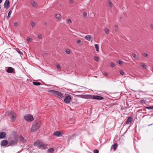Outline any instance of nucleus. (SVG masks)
I'll return each mask as SVG.
<instances>
[{
  "label": "nucleus",
  "instance_id": "f257e3e1",
  "mask_svg": "<svg viewBox=\"0 0 153 153\" xmlns=\"http://www.w3.org/2000/svg\"><path fill=\"white\" fill-rule=\"evenodd\" d=\"M34 145L40 149H45L47 148L48 145L41 140H38L34 143Z\"/></svg>",
  "mask_w": 153,
  "mask_h": 153
},
{
  "label": "nucleus",
  "instance_id": "f03ea898",
  "mask_svg": "<svg viewBox=\"0 0 153 153\" xmlns=\"http://www.w3.org/2000/svg\"><path fill=\"white\" fill-rule=\"evenodd\" d=\"M48 91V92L52 94L53 95L60 99H61L63 95L60 92L52 90H49Z\"/></svg>",
  "mask_w": 153,
  "mask_h": 153
},
{
  "label": "nucleus",
  "instance_id": "7ed1b4c3",
  "mask_svg": "<svg viewBox=\"0 0 153 153\" xmlns=\"http://www.w3.org/2000/svg\"><path fill=\"white\" fill-rule=\"evenodd\" d=\"M24 119L25 121L28 122H31L34 119L33 116L31 114L25 115L24 117Z\"/></svg>",
  "mask_w": 153,
  "mask_h": 153
},
{
  "label": "nucleus",
  "instance_id": "20e7f679",
  "mask_svg": "<svg viewBox=\"0 0 153 153\" xmlns=\"http://www.w3.org/2000/svg\"><path fill=\"white\" fill-rule=\"evenodd\" d=\"M72 98L70 95L67 94L64 99V102L65 103H69L70 102Z\"/></svg>",
  "mask_w": 153,
  "mask_h": 153
},
{
  "label": "nucleus",
  "instance_id": "39448f33",
  "mask_svg": "<svg viewBox=\"0 0 153 153\" xmlns=\"http://www.w3.org/2000/svg\"><path fill=\"white\" fill-rule=\"evenodd\" d=\"M17 137H15L14 140H11L9 142V146H14L17 143Z\"/></svg>",
  "mask_w": 153,
  "mask_h": 153
},
{
  "label": "nucleus",
  "instance_id": "423d86ee",
  "mask_svg": "<svg viewBox=\"0 0 153 153\" xmlns=\"http://www.w3.org/2000/svg\"><path fill=\"white\" fill-rule=\"evenodd\" d=\"M91 99H93L97 100H102L104 99V98L98 95H92L91 97Z\"/></svg>",
  "mask_w": 153,
  "mask_h": 153
},
{
  "label": "nucleus",
  "instance_id": "0eeeda50",
  "mask_svg": "<svg viewBox=\"0 0 153 153\" xmlns=\"http://www.w3.org/2000/svg\"><path fill=\"white\" fill-rule=\"evenodd\" d=\"M39 128V125H33L30 129L31 131L34 132L36 131Z\"/></svg>",
  "mask_w": 153,
  "mask_h": 153
},
{
  "label": "nucleus",
  "instance_id": "6e6552de",
  "mask_svg": "<svg viewBox=\"0 0 153 153\" xmlns=\"http://www.w3.org/2000/svg\"><path fill=\"white\" fill-rule=\"evenodd\" d=\"M79 96L81 98L84 99H91L92 98V95H79Z\"/></svg>",
  "mask_w": 153,
  "mask_h": 153
},
{
  "label": "nucleus",
  "instance_id": "1a4fd4ad",
  "mask_svg": "<svg viewBox=\"0 0 153 153\" xmlns=\"http://www.w3.org/2000/svg\"><path fill=\"white\" fill-rule=\"evenodd\" d=\"M10 2L9 0H6L4 4V7L7 9L10 7Z\"/></svg>",
  "mask_w": 153,
  "mask_h": 153
},
{
  "label": "nucleus",
  "instance_id": "9d476101",
  "mask_svg": "<svg viewBox=\"0 0 153 153\" xmlns=\"http://www.w3.org/2000/svg\"><path fill=\"white\" fill-rule=\"evenodd\" d=\"M53 135L56 136L57 137H60L62 136V135L61 132L59 131H57L54 132L53 133Z\"/></svg>",
  "mask_w": 153,
  "mask_h": 153
},
{
  "label": "nucleus",
  "instance_id": "9b49d317",
  "mask_svg": "<svg viewBox=\"0 0 153 153\" xmlns=\"http://www.w3.org/2000/svg\"><path fill=\"white\" fill-rule=\"evenodd\" d=\"M6 72L8 73H13L15 70L12 67H8L6 70Z\"/></svg>",
  "mask_w": 153,
  "mask_h": 153
},
{
  "label": "nucleus",
  "instance_id": "f8f14e48",
  "mask_svg": "<svg viewBox=\"0 0 153 153\" xmlns=\"http://www.w3.org/2000/svg\"><path fill=\"white\" fill-rule=\"evenodd\" d=\"M133 118L131 117H128L127 121L126 122V124H129L131 123L133 121Z\"/></svg>",
  "mask_w": 153,
  "mask_h": 153
},
{
  "label": "nucleus",
  "instance_id": "ddd939ff",
  "mask_svg": "<svg viewBox=\"0 0 153 153\" xmlns=\"http://www.w3.org/2000/svg\"><path fill=\"white\" fill-rule=\"evenodd\" d=\"M6 133L5 132H1L0 133V139L5 138L6 136Z\"/></svg>",
  "mask_w": 153,
  "mask_h": 153
},
{
  "label": "nucleus",
  "instance_id": "4468645a",
  "mask_svg": "<svg viewBox=\"0 0 153 153\" xmlns=\"http://www.w3.org/2000/svg\"><path fill=\"white\" fill-rule=\"evenodd\" d=\"M8 141L6 140H3L1 141V146H4L8 144Z\"/></svg>",
  "mask_w": 153,
  "mask_h": 153
},
{
  "label": "nucleus",
  "instance_id": "2eb2a0df",
  "mask_svg": "<svg viewBox=\"0 0 153 153\" xmlns=\"http://www.w3.org/2000/svg\"><path fill=\"white\" fill-rule=\"evenodd\" d=\"M11 121L14 122L15 121V120L16 119V116L15 115V114L14 113V114H13L10 117Z\"/></svg>",
  "mask_w": 153,
  "mask_h": 153
},
{
  "label": "nucleus",
  "instance_id": "dca6fc26",
  "mask_svg": "<svg viewBox=\"0 0 153 153\" xmlns=\"http://www.w3.org/2000/svg\"><path fill=\"white\" fill-rule=\"evenodd\" d=\"M7 115L10 117L12 115L14 114V113L12 111H8L7 112Z\"/></svg>",
  "mask_w": 153,
  "mask_h": 153
},
{
  "label": "nucleus",
  "instance_id": "f3484780",
  "mask_svg": "<svg viewBox=\"0 0 153 153\" xmlns=\"http://www.w3.org/2000/svg\"><path fill=\"white\" fill-rule=\"evenodd\" d=\"M117 147V143H115L113 144L111 146V148L115 150Z\"/></svg>",
  "mask_w": 153,
  "mask_h": 153
},
{
  "label": "nucleus",
  "instance_id": "a211bd4d",
  "mask_svg": "<svg viewBox=\"0 0 153 153\" xmlns=\"http://www.w3.org/2000/svg\"><path fill=\"white\" fill-rule=\"evenodd\" d=\"M33 84L36 86H39L40 85H41V83L40 82H33Z\"/></svg>",
  "mask_w": 153,
  "mask_h": 153
},
{
  "label": "nucleus",
  "instance_id": "6ab92c4d",
  "mask_svg": "<svg viewBox=\"0 0 153 153\" xmlns=\"http://www.w3.org/2000/svg\"><path fill=\"white\" fill-rule=\"evenodd\" d=\"M85 39L88 41H90L91 39V35H87L85 36Z\"/></svg>",
  "mask_w": 153,
  "mask_h": 153
},
{
  "label": "nucleus",
  "instance_id": "aec40b11",
  "mask_svg": "<svg viewBox=\"0 0 153 153\" xmlns=\"http://www.w3.org/2000/svg\"><path fill=\"white\" fill-rule=\"evenodd\" d=\"M42 123L39 119L36 120L35 121L34 124H40Z\"/></svg>",
  "mask_w": 153,
  "mask_h": 153
},
{
  "label": "nucleus",
  "instance_id": "412c9836",
  "mask_svg": "<svg viewBox=\"0 0 153 153\" xmlns=\"http://www.w3.org/2000/svg\"><path fill=\"white\" fill-rule=\"evenodd\" d=\"M61 15L59 14H56L55 15V18L59 20L60 19Z\"/></svg>",
  "mask_w": 153,
  "mask_h": 153
},
{
  "label": "nucleus",
  "instance_id": "4be33fe9",
  "mask_svg": "<svg viewBox=\"0 0 153 153\" xmlns=\"http://www.w3.org/2000/svg\"><path fill=\"white\" fill-rule=\"evenodd\" d=\"M140 66L144 69H146V65L145 64H144L143 63L140 64Z\"/></svg>",
  "mask_w": 153,
  "mask_h": 153
},
{
  "label": "nucleus",
  "instance_id": "5701e85b",
  "mask_svg": "<svg viewBox=\"0 0 153 153\" xmlns=\"http://www.w3.org/2000/svg\"><path fill=\"white\" fill-rule=\"evenodd\" d=\"M20 141L21 142H22L23 143H24L25 142L24 138L22 136H20Z\"/></svg>",
  "mask_w": 153,
  "mask_h": 153
},
{
  "label": "nucleus",
  "instance_id": "b1692460",
  "mask_svg": "<svg viewBox=\"0 0 153 153\" xmlns=\"http://www.w3.org/2000/svg\"><path fill=\"white\" fill-rule=\"evenodd\" d=\"M94 46H95V48L96 49V51H97V52H98L99 51V45L98 44H96L94 45Z\"/></svg>",
  "mask_w": 153,
  "mask_h": 153
},
{
  "label": "nucleus",
  "instance_id": "393cba45",
  "mask_svg": "<svg viewBox=\"0 0 153 153\" xmlns=\"http://www.w3.org/2000/svg\"><path fill=\"white\" fill-rule=\"evenodd\" d=\"M108 2H109L108 5V6L110 7H112L113 5V3L110 1H108Z\"/></svg>",
  "mask_w": 153,
  "mask_h": 153
},
{
  "label": "nucleus",
  "instance_id": "a878e982",
  "mask_svg": "<svg viewBox=\"0 0 153 153\" xmlns=\"http://www.w3.org/2000/svg\"><path fill=\"white\" fill-rule=\"evenodd\" d=\"M76 42L79 45H82L83 44V42L80 40H77L76 41Z\"/></svg>",
  "mask_w": 153,
  "mask_h": 153
},
{
  "label": "nucleus",
  "instance_id": "bb28decb",
  "mask_svg": "<svg viewBox=\"0 0 153 153\" xmlns=\"http://www.w3.org/2000/svg\"><path fill=\"white\" fill-rule=\"evenodd\" d=\"M104 31L106 34H108L109 33V30L107 28H105V29Z\"/></svg>",
  "mask_w": 153,
  "mask_h": 153
},
{
  "label": "nucleus",
  "instance_id": "cd10ccee",
  "mask_svg": "<svg viewBox=\"0 0 153 153\" xmlns=\"http://www.w3.org/2000/svg\"><path fill=\"white\" fill-rule=\"evenodd\" d=\"M31 4L34 7H35L36 6V4H35V2L34 1H31Z\"/></svg>",
  "mask_w": 153,
  "mask_h": 153
},
{
  "label": "nucleus",
  "instance_id": "c85d7f7f",
  "mask_svg": "<svg viewBox=\"0 0 153 153\" xmlns=\"http://www.w3.org/2000/svg\"><path fill=\"white\" fill-rule=\"evenodd\" d=\"M27 41H28L29 42H31L32 41V39L31 38H29V37H27Z\"/></svg>",
  "mask_w": 153,
  "mask_h": 153
},
{
  "label": "nucleus",
  "instance_id": "c756f323",
  "mask_svg": "<svg viewBox=\"0 0 153 153\" xmlns=\"http://www.w3.org/2000/svg\"><path fill=\"white\" fill-rule=\"evenodd\" d=\"M146 101L144 99H143L141 100L140 101V103L141 104H143L146 103Z\"/></svg>",
  "mask_w": 153,
  "mask_h": 153
},
{
  "label": "nucleus",
  "instance_id": "7c9ffc66",
  "mask_svg": "<svg viewBox=\"0 0 153 153\" xmlns=\"http://www.w3.org/2000/svg\"><path fill=\"white\" fill-rule=\"evenodd\" d=\"M145 108L148 109H153V106L146 107Z\"/></svg>",
  "mask_w": 153,
  "mask_h": 153
},
{
  "label": "nucleus",
  "instance_id": "2f4dec72",
  "mask_svg": "<svg viewBox=\"0 0 153 153\" xmlns=\"http://www.w3.org/2000/svg\"><path fill=\"white\" fill-rule=\"evenodd\" d=\"M119 73L120 75L124 76L125 75V74L124 72L123 71H119Z\"/></svg>",
  "mask_w": 153,
  "mask_h": 153
},
{
  "label": "nucleus",
  "instance_id": "473e14b6",
  "mask_svg": "<svg viewBox=\"0 0 153 153\" xmlns=\"http://www.w3.org/2000/svg\"><path fill=\"white\" fill-rule=\"evenodd\" d=\"M11 13H12V11L11 10H10L9 11L7 17V19L9 18H10V16Z\"/></svg>",
  "mask_w": 153,
  "mask_h": 153
},
{
  "label": "nucleus",
  "instance_id": "72a5a7b5",
  "mask_svg": "<svg viewBox=\"0 0 153 153\" xmlns=\"http://www.w3.org/2000/svg\"><path fill=\"white\" fill-rule=\"evenodd\" d=\"M48 152H51L52 153L54 151L53 149V148H51L48 149Z\"/></svg>",
  "mask_w": 153,
  "mask_h": 153
},
{
  "label": "nucleus",
  "instance_id": "f704fd0d",
  "mask_svg": "<svg viewBox=\"0 0 153 153\" xmlns=\"http://www.w3.org/2000/svg\"><path fill=\"white\" fill-rule=\"evenodd\" d=\"M118 63L120 65H123V62L122 61L118 60Z\"/></svg>",
  "mask_w": 153,
  "mask_h": 153
},
{
  "label": "nucleus",
  "instance_id": "c9c22d12",
  "mask_svg": "<svg viewBox=\"0 0 153 153\" xmlns=\"http://www.w3.org/2000/svg\"><path fill=\"white\" fill-rule=\"evenodd\" d=\"M99 58L97 56H95L94 57V60L97 62L99 61Z\"/></svg>",
  "mask_w": 153,
  "mask_h": 153
},
{
  "label": "nucleus",
  "instance_id": "e433bc0d",
  "mask_svg": "<svg viewBox=\"0 0 153 153\" xmlns=\"http://www.w3.org/2000/svg\"><path fill=\"white\" fill-rule=\"evenodd\" d=\"M143 56L147 58L148 57V54L146 53H144L143 54Z\"/></svg>",
  "mask_w": 153,
  "mask_h": 153
},
{
  "label": "nucleus",
  "instance_id": "4c0bfd02",
  "mask_svg": "<svg viewBox=\"0 0 153 153\" xmlns=\"http://www.w3.org/2000/svg\"><path fill=\"white\" fill-rule=\"evenodd\" d=\"M65 52L67 54H69L70 53V51L68 49H67L65 51Z\"/></svg>",
  "mask_w": 153,
  "mask_h": 153
},
{
  "label": "nucleus",
  "instance_id": "58836bf2",
  "mask_svg": "<svg viewBox=\"0 0 153 153\" xmlns=\"http://www.w3.org/2000/svg\"><path fill=\"white\" fill-rule=\"evenodd\" d=\"M31 25L32 26V27H35V23L34 22H32L31 23Z\"/></svg>",
  "mask_w": 153,
  "mask_h": 153
},
{
  "label": "nucleus",
  "instance_id": "ea45409f",
  "mask_svg": "<svg viewBox=\"0 0 153 153\" xmlns=\"http://www.w3.org/2000/svg\"><path fill=\"white\" fill-rule=\"evenodd\" d=\"M132 56L135 59H138L137 56H136V54L135 53H133L132 54Z\"/></svg>",
  "mask_w": 153,
  "mask_h": 153
},
{
  "label": "nucleus",
  "instance_id": "a19ab883",
  "mask_svg": "<svg viewBox=\"0 0 153 153\" xmlns=\"http://www.w3.org/2000/svg\"><path fill=\"white\" fill-rule=\"evenodd\" d=\"M83 16L84 17H85L87 16V12L85 11L83 12Z\"/></svg>",
  "mask_w": 153,
  "mask_h": 153
},
{
  "label": "nucleus",
  "instance_id": "79ce46f5",
  "mask_svg": "<svg viewBox=\"0 0 153 153\" xmlns=\"http://www.w3.org/2000/svg\"><path fill=\"white\" fill-rule=\"evenodd\" d=\"M94 153H99V151L98 150L96 149L94 151Z\"/></svg>",
  "mask_w": 153,
  "mask_h": 153
},
{
  "label": "nucleus",
  "instance_id": "37998d69",
  "mask_svg": "<svg viewBox=\"0 0 153 153\" xmlns=\"http://www.w3.org/2000/svg\"><path fill=\"white\" fill-rule=\"evenodd\" d=\"M114 28H115V30H116L117 31L118 30V26H117L116 25H114Z\"/></svg>",
  "mask_w": 153,
  "mask_h": 153
},
{
  "label": "nucleus",
  "instance_id": "c03bdc74",
  "mask_svg": "<svg viewBox=\"0 0 153 153\" xmlns=\"http://www.w3.org/2000/svg\"><path fill=\"white\" fill-rule=\"evenodd\" d=\"M110 66L111 67H114L115 66V65H114V64L112 62H111V63H110Z\"/></svg>",
  "mask_w": 153,
  "mask_h": 153
},
{
  "label": "nucleus",
  "instance_id": "a18cd8bd",
  "mask_svg": "<svg viewBox=\"0 0 153 153\" xmlns=\"http://www.w3.org/2000/svg\"><path fill=\"white\" fill-rule=\"evenodd\" d=\"M56 67L58 69H59L60 68V65L59 64H56Z\"/></svg>",
  "mask_w": 153,
  "mask_h": 153
},
{
  "label": "nucleus",
  "instance_id": "49530a36",
  "mask_svg": "<svg viewBox=\"0 0 153 153\" xmlns=\"http://www.w3.org/2000/svg\"><path fill=\"white\" fill-rule=\"evenodd\" d=\"M17 51L19 53V54H23V53L22 52L19 50H17Z\"/></svg>",
  "mask_w": 153,
  "mask_h": 153
},
{
  "label": "nucleus",
  "instance_id": "de8ad7c7",
  "mask_svg": "<svg viewBox=\"0 0 153 153\" xmlns=\"http://www.w3.org/2000/svg\"><path fill=\"white\" fill-rule=\"evenodd\" d=\"M67 22L69 23H70L71 22V21L70 19H69L67 20Z\"/></svg>",
  "mask_w": 153,
  "mask_h": 153
},
{
  "label": "nucleus",
  "instance_id": "09e8293b",
  "mask_svg": "<svg viewBox=\"0 0 153 153\" xmlns=\"http://www.w3.org/2000/svg\"><path fill=\"white\" fill-rule=\"evenodd\" d=\"M14 25L15 26H17L18 25V23L17 22H14Z\"/></svg>",
  "mask_w": 153,
  "mask_h": 153
},
{
  "label": "nucleus",
  "instance_id": "8fccbe9b",
  "mask_svg": "<svg viewBox=\"0 0 153 153\" xmlns=\"http://www.w3.org/2000/svg\"><path fill=\"white\" fill-rule=\"evenodd\" d=\"M38 37L39 39L42 38V36L41 34H39L38 36Z\"/></svg>",
  "mask_w": 153,
  "mask_h": 153
},
{
  "label": "nucleus",
  "instance_id": "3c124183",
  "mask_svg": "<svg viewBox=\"0 0 153 153\" xmlns=\"http://www.w3.org/2000/svg\"><path fill=\"white\" fill-rule=\"evenodd\" d=\"M104 75H105V76H107V75H108L107 73V72H105L104 73Z\"/></svg>",
  "mask_w": 153,
  "mask_h": 153
},
{
  "label": "nucleus",
  "instance_id": "603ef678",
  "mask_svg": "<svg viewBox=\"0 0 153 153\" xmlns=\"http://www.w3.org/2000/svg\"><path fill=\"white\" fill-rule=\"evenodd\" d=\"M69 1L70 3L71 4H72L73 2V1L72 0H70Z\"/></svg>",
  "mask_w": 153,
  "mask_h": 153
},
{
  "label": "nucleus",
  "instance_id": "864d4df0",
  "mask_svg": "<svg viewBox=\"0 0 153 153\" xmlns=\"http://www.w3.org/2000/svg\"><path fill=\"white\" fill-rule=\"evenodd\" d=\"M151 27L152 28V29L153 30V25H151Z\"/></svg>",
  "mask_w": 153,
  "mask_h": 153
},
{
  "label": "nucleus",
  "instance_id": "5fc2aeb1",
  "mask_svg": "<svg viewBox=\"0 0 153 153\" xmlns=\"http://www.w3.org/2000/svg\"><path fill=\"white\" fill-rule=\"evenodd\" d=\"M2 0H0V4L2 2Z\"/></svg>",
  "mask_w": 153,
  "mask_h": 153
},
{
  "label": "nucleus",
  "instance_id": "6e6d98bb",
  "mask_svg": "<svg viewBox=\"0 0 153 153\" xmlns=\"http://www.w3.org/2000/svg\"><path fill=\"white\" fill-rule=\"evenodd\" d=\"M45 25H47V23L46 22H45Z\"/></svg>",
  "mask_w": 153,
  "mask_h": 153
},
{
  "label": "nucleus",
  "instance_id": "4d7b16f0",
  "mask_svg": "<svg viewBox=\"0 0 153 153\" xmlns=\"http://www.w3.org/2000/svg\"><path fill=\"white\" fill-rule=\"evenodd\" d=\"M1 5H0V9H1Z\"/></svg>",
  "mask_w": 153,
  "mask_h": 153
},
{
  "label": "nucleus",
  "instance_id": "13d9d810",
  "mask_svg": "<svg viewBox=\"0 0 153 153\" xmlns=\"http://www.w3.org/2000/svg\"><path fill=\"white\" fill-rule=\"evenodd\" d=\"M152 71H153V67H152Z\"/></svg>",
  "mask_w": 153,
  "mask_h": 153
},
{
  "label": "nucleus",
  "instance_id": "bf43d9fd",
  "mask_svg": "<svg viewBox=\"0 0 153 153\" xmlns=\"http://www.w3.org/2000/svg\"><path fill=\"white\" fill-rule=\"evenodd\" d=\"M13 8V7H12V9Z\"/></svg>",
  "mask_w": 153,
  "mask_h": 153
}]
</instances>
